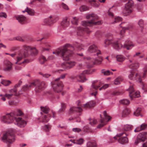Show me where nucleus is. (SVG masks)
I'll use <instances>...</instances> for the list:
<instances>
[{"mask_svg":"<svg viewBox=\"0 0 147 147\" xmlns=\"http://www.w3.org/2000/svg\"><path fill=\"white\" fill-rule=\"evenodd\" d=\"M83 46L82 44L77 43L74 44V47L67 45L65 47L59 49L53 52V53L56 55L61 56L63 60L66 61V62L61 64V67L65 69H69L76 64V62L72 59L71 55L73 52L72 51H70V50L76 49L77 50L80 51L83 49Z\"/></svg>","mask_w":147,"mask_h":147,"instance_id":"nucleus-1","label":"nucleus"},{"mask_svg":"<svg viewBox=\"0 0 147 147\" xmlns=\"http://www.w3.org/2000/svg\"><path fill=\"white\" fill-rule=\"evenodd\" d=\"M88 52L89 54L96 56L94 58L90 57L85 58V59L89 61L88 63L91 64V67H92L94 64H99L101 63L102 59V57L100 55V51L98 49L96 45H90L88 49Z\"/></svg>","mask_w":147,"mask_h":147,"instance_id":"nucleus-2","label":"nucleus"},{"mask_svg":"<svg viewBox=\"0 0 147 147\" xmlns=\"http://www.w3.org/2000/svg\"><path fill=\"white\" fill-rule=\"evenodd\" d=\"M13 113L7 114L3 116L2 117L1 121L5 123L9 124L15 121L16 123H15V124L17 125L20 127H24L26 125V122L21 117H13Z\"/></svg>","mask_w":147,"mask_h":147,"instance_id":"nucleus-3","label":"nucleus"},{"mask_svg":"<svg viewBox=\"0 0 147 147\" xmlns=\"http://www.w3.org/2000/svg\"><path fill=\"white\" fill-rule=\"evenodd\" d=\"M110 44H112L113 48L118 51L122 48H126L127 50H129L135 46L130 40H126L123 45L121 44H119L117 42H115L112 40L105 39L104 42V46L106 47Z\"/></svg>","mask_w":147,"mask_h":147,"instance_id":"nucleus-4","label":"nucleus"},{"mask_svg":"<svg viewBox=\"0 0 147 147\" xmlns=\"http://www.w3.org/2000/svg\"><path fill=\"white\" fill-rule=\"evenodd\" d=\"M30 53L35 55L38 54V51L35 48H32L29 46L26 47L24 51L19 53L16 57L17 60L20 62L23 58L27 57Z\"/></svg>","mask_w":147,"mask_h":147,"instance_id":"nucleus-5","label":"nucleus"},{"mask_svg":"<svg viewBox=\"0 0 147 147\" xmlns=\"http://www.w3.org/2000/svg\"><path fill=\"white\" fill-rule=\"evenodd\" d=\"M86 18L90 20V21H82V24L84 26H89L92 24L99 25L101 24V22L99 21L94 22L97 20L98 17L94 13L89 14L87 15L86 16Z\"/></svg>","mask_w":147,"mask_h":147,"instance_id":"nucleus-6","label":"nucleus"},{"mask_svg":"<svg viewBox=\"0 0 147 147\" xmlns=\"http://www.w3.org/2000/svg\"><path fill=\"white\" fill-rule=\"evenodd\" d=\"M66 75V74L62 75L60 77L56 79L54 82H51L53 90L55 92L59 93L62 90L63 84L61 82L59 81V80L61 78H64Z\"/></svg>","mask_w":147,"mask_h":147,"instance_id":"nucleus-7","label":"nucleus"},{"mask_svg":"<svg viewBox=\"0 0 147 147\" xmlns=\"http://www.w3.org/2000/svg\"><path fill=\"white\" fill-rule=\"evenodd\" d=\"M15 140L14 135L12 132H7L2 138L3 141L6 143L11 144Z\"/></svg>","mask_w":147,"mask_h":147,"instance_id":"nucleus-8","label":"nucleus"},{"mask_svg":"<svg viewBox=\"0 0 147 147\" xmlns=\"http://www.w3.org/2000/svg\"><path fill=\"white\" fill-rule=\"evenodd\" d=\"M133 5V1L132 0H129L125 5V8L123 10L122 13L124 14V15H128L132 12Z\"/></svg>","mask_w":147,"mask_h":147,"instance_id":"nucleus-9","label":"nucleus"},{"mask_svg":"<svg viewBox=\"0 0 147 147\" xmlns=\"http://www.w3.org/2000/svg\"><path fill=\"white\" fill-rule=\"evenodd\" d=\"M45 83L43 82H40L38 80L35 81L34 82L32 83L30 85H28L29 88H32L36 86V90L38 92H40L43 88H45Z\"/></svg>","mask_w":147,"mask_h":147,"instance_id":"nucleus-10","label":"nucleus"},{"mask_svg":"<svg viewBox=\"0 0 147 147\" xmlns=\"http://www.w3.org/2000/svg\"><path fill=\"white\" fill-rule=\"evenodd\" d=\"M129 134L125 132H121L117 134V136L119 138L118 139V142L122 144H124L128 142V140L127 136Z\"/></svg>","mask_w":147,"mask_h":147,"instance_id":"nucleus-11","label":"nucleus"},{"mask_svg":"<svg viewBox=\"0 0 147 147\" xmlns=\"http://www.w3.org/2000/svg\"><path fill=\"white\" fill-rule=\"evenodd\" d=\"M104 117L100 120L101 123L99 124L97 126V128L100 129L103 127L107 124V123L111 119V117L107 114L106 111H104L103 112Z\"/></svg>","mask_w":147,"mask_h":147,"instance_id":"nucleus-12","label":"nucleus"},{"mask_svg":"<svg viewBox=\"0 0 147 147\" xmlns=\"http://www.w3.org/2000/svg\"><path fill=\"white\" fill-rule=\"evenodd\" d=\"M128 77L130 80H136L139 82H141L142 81L140 76L135 71H131L128 75Z\"/></svg>","mask_w":147,"mask_h":147,"instance_id":"nucleus-13","label":"nucleus"},{"mask_svg":"<svg viewBox=\"0 0 147 147\" xmlns=\"http://www.w3.org/2000/svg\"><path fill=\"white\" fill-rule=\"evenodd\" d=\"M147 139V133L144 132L140 133L135 141V144L137 145L142 142H143Z\"/></svg>","mask_w":147,"mask_h":147,"instance_id":"nucleus-14","label":"nucleus"},{"mask_svg":"<svg viewBox=\"0 0 147 147\" xmlns=\"http://www.w3.org/2000/svg\"><path fill=\"white\" fill-rule=\"evenodd\" d=\"M127 90L129 92V95L131 99L132 97H139L140 96L139 92L135 91L132 85H131Z\"/></svg>","mask_w":147,"mask_h":147,"instance_id":"nucleus-15","label":"nucleus"},{"mask_svg":"<svg viewBox=\"0 0 147 147\" xmlns=\"http://www.w3.org/2000/svg\"><path fill=\"white\" fill-rule=\"evenodd\" d=\"M129 24L127 22H122L119 25L120 27H122V29L120 30V35H123L125 32L126 30H128L131 27L130 26H129Z\"/></svg>","mask_w":147,"mask_h":147,"instance_id":"nucleus-16","label":"nucleus"},{"mask_svg":"<svg viewBox=\"0 0 147 147\" xmlns=\"http://www.w3.org/2000/svg\"><path fill=\"white\" fill-rule=\"evenodd\" d=\"M4 64L7 66L4 69L5 71H9L12 69L13 64L9 61L7 60H5L3 62Z\"/></svg>","mask_w":147,"mask_h":147,"instance_id":"nucleus-17","label":"nucleus"},{"mask_svg":"<svg viewBox=\"0 0 147 147\" xmlns=\"http://www.w3.org/2000/svg\"><path fill=\"white\" fill-rule=\"evenodd\" d=\"M40 115H41L40 117L38 119L40 120V121L43 123H45L47 122L49 120L50 117V115H45L42 114V113H40Z\"/></svg>","mask_w":147,"mask_h":147,"instance_id":"nucleus-18","label":"nucleus"},{"mask_svg":"<svg viewBox=\"0 0 147 147\" xmlns=\"http://www.w3.org/2000/svg\"><path fill=\"white\" fill-rule=\"evenodd\" d=\"M78 30L77 34L78 35L80 36H82L83 32H86L87 34H89L90 32L88 28L87 27L82 28L81 27H79L78 28Z\"/></svg>","mask_w":147,"mask_h":147,"instance_id":"nucleus-19","label":"nucleus"},{"mask_svg":"<svg viewBox=\"0 0 147 147\" xmlns=\"http://www.w3.org/2000/svg\"><path fill=\"white\" fill-rule=\"evenodd\" d=\"M128 66L133 69H136L139 67V64L138 63H133V61L131 60H129L127 62Z\"/></svg>","mask_w":147,"mask_h":147,"instance_id":"nucleus-20","label":"nucleus"},{"mask_svg":"<svg viewBox=\"0 0 147 147\" xmlns=\"http://www.w3.org/2000/svg\"><path fill=\"white\" fill-rule=\"evenodd\" d=\"M92 87L95 90H97L98 88L102 85V83L99 81L95 80L92 82Z\"/></svg>","mask_w":147,"mask_h":147,"instance_id":"nucleus-21","label":"nucleus"},{"mask_svg":"<svg viewBox=\"0 0 147 147\" xmlns=\"http://www.w3.org/2000/svg\"><path fill=\"white\" fill-rule=\"evenodd\" d=\"M84 72H83L79 75L76 76V78L78 81L80 82H83L87 80L85 77Z\"/></svg>","mask_w":147,"mask_h":147,"instance_id":"nucleus-22","label":"nucleus"},{"mask_svg":"<svg viewBox=\"0 0 147 147\" xmlns=\"http://www.w3.org/2000/svg\"><path fill=\"white\" fill-rule=\"evenodd\" d=\"M58 20V17L57 16H50L48 18V22L50 24L55 23Z\"/></svg>","mask_w":147,"mask_h":147,"instance_id":"nucleus-23","label":"nucleus"},{"mask_svg":"<svg viewBox=\"0 0 147 147\" xmlns=\"http://www.w3.org/2000/svg\"><path fill=\"white\" fill-rule=\"evenodd\" d=\"M82 111V109L80 107H72L70 108V109L69 113H72L75 111L80 113Z\"/></svg>","mask_w":147,"mask_h":147,"instance_id":"nucleus-24","label":"nucleus"},{"mask_svg":"<svg viewBox=\"0 0 147 147\" xmlns=\"http://www.w3.org/2000/svg\"><path fill=\"white\" fill-rule=\"evenodd\" d=\"M95 103L93 101H91L85 104H82L80 106L84 107L90 108L95 106Z\"/></svg>","mask_w":147,"mask_h":147,"instance_id":"nucleus-25","label":"nucleus"},{"mask_svg":"<svg viewBox=\"0 0 147 147\" xmlns=\"http://www.w3.org/2000/svg\"><path fill=\"white\" fill-rule=\"evenodd\" d=\"M69 22L66 18H64L61 23V26L64 29L69 26Z\"/></svg>","mask_w":147,"mask_h":147,"instance_id":"nucleus-26","label":"nucleus"},{"mask_svg":"<svg viewBox=\"0 0 147 147\" xmlns=\"http://www.w3.org/2000/svg\"><path fill=\"white\" fill-rule=\"evenodd\" d=\"M16 19L21 24H24L26 19L25 16L23 15H20L16 17Z\"/></svg>","mask_w":147,"mask_h":147,"instance_id":"nucleus-27","label":"nucleus"},{"mask_svg":"<svg viewBox=\"0 0 147 147\" xmlns=\"http://www.w3.org/2000/svg\"><path fill=\"white\" fill-rule=\"evenodd\" d=\"M25 11L30 16H34L35 15V12L33 9L29 8L28 7H27L25 9Z\"/></svg>","mask_w":147,"mask_h":147,"instance_id":"nucleus-28","label":"nucleus"},{"mask_svg":"<svg viewBox=\"0 0 147 147\" xmlns=\"http://www.w3.org/2000/svg\"><path fill=\"white\" fill-rule=\"evenodd\" d=\"M117 61L120 62H122L125 59V57L122 55H118L116 56Z\"/></svg>","mask_w":147,"mask_h":147,"instance_id":"nucleus-29","label":"nucleus"},{"mask_svg":"<svg viewBox=\"0 0 147 147\" xmlns=\"http://www.w3.org/2000/svg\"><path fill=\"white\" fill-rule=\"evenodd\" d=\"M101 73L105 76H108L110 74H113L112 72L110 71L109 70H106L105 69H103L101 71Z\"/></svg>","mask_w":147,"mask_h":147,"instance_id":"nucleus-30","label":"nucleus"},{"mask_svg":"<svg viewBox=\"0 0 147 147\" xmlns=\"http://www.w3.org/2000/svg\"><path fill=\"white\" fill-rule=\"evenodd\" d=\"M69 20H70L72 24L76 25L78 24V22L79 19L78 18L71 17L69 18Z\"/></svg>","mask_w":147,"mask_h":147,"instance_id":"nucleus-31","label":"nucleus"},{"mask_svg":"<svg viewBox=\"0 0 147 147\" xmlns=\"http://www.w3.org/2000/svg\"><path fill=\"white\" fill-rule=\"evenodd\" d=\"M87 147H96V144L94 141H90L87 143Z\"/></svg>","mask_w":147,"mask_h":147,"instance_id":"nucleus-32","label":"nucleus"},{"mask_svg":"<svg viewBox=\"0 0 147 147\" xmlns=\"http://www.w3.org/2000/svg\"><path fill=\"white\" fill-rule=\"evenodd\" d=\"M123 80V78L121 76H119L116 78L114 81V84L115 85L120 84Z\"/></svg>","mask_w":147,"mask_h":147,"instance_id":"nucleus-33","label":"nucleus"},{"mask_svg":"<svg viewBox=\"0 0 147 147\" xmlns=\"http://www.w3.org/2000/svg\"><path fill=\"white\" fill-rule=\"evenodd\" d=\"M11 113H13V117H17V116H20L23 114V112L20 109L17 110L16 113L14 112H11Z\"/></svg>","mask_w":147,"mask_h":147,"instance_id":"nucleus-34","label":"nucleus"},{"mask_svg":"<svg viewBox=\"0 0 147 147\" xmlns=\"http://www.w3.org/2000/svg\"><path fill=\"white\" fill-rule=\"evenodd\" d=\"M132 127L133 126L131 125L126 124L124 125L123 128L125 131H129L131 130Z\"/></svg>","mask_w":147,"mask_h":147,"instance_id":"nucleus-35","label":"nucleus"},{"mask_svg":"<svg viewBox=\"0 0 147 147\" xmlns=\"http://www.w3.org/2000/svg\"><path fill=\"white\" fill-rule=\"evenodd\" d=\"M142 110V109L140 108H138L136 109V111L134 112V115L136 116H138L140 115L141 117L142 116V115L140 114V112Z\"/></svg>","mask_w":147,"mask_h":147,"instance_id":"nucleus-36","label":"nucleus"},{"mask_svg":"<svg viewBox=\"0 0 147 147\" xmlns=\"http://www.w3.org/2000/svg\"><path fill=\"white\" fill-rule=\"evenodd\" d=\"M119 102L123 105H128L129 104L130 101L127 99H123L120 101Z\"/></svg>","mask_w":147,"mask_h":147,"instance_id":"nucleus-37","label":"nucleus"},{"mask_svg":"<svg viewBox=\"0 0 147 147\" xmlns=\"http://www.w3.org/2000/svg\"><path fill=\"white\" fill-rule=\"evenodd\" d=\"M129 112V110L126 108L124 109L122 111L121 115L122 117L127 115Z\"/></svg>","mask_w":147,"mask_h":147,"instance_id":"nucleus-38","label":"nucleus"},{"mask_svg":"<svg viewBox=\"0 0 147 147\" xmlns=\"http://www.w3.org/2000/svg\"><path fill=\"white\" fill-rule=\"evenodd\" d=\"M89 8L88 7L85 5H82L80 7V11L83 12L89 9Z\"/></svg>","mask_w":147,"mask_h":147,"instance_id":"nucleus-39","label":"nucleus"},{"mask_svg":"<svg viewBox=\"0 0 147 147\" xmlns=\"http://www.w3.org/2000/svg\"><path fill=\"white\" fill-rule=\"evenodd\" d=\"M40 108L41 111L45 113H47L49 110V108L47 107H41Z\"/></svg>","mask_w":147,"mask_h":147,"instance_id":"nucleus-40","label":"nucleus"},{"mask_svg":"<svg viewBox=\"0 0 147 147\" xmlns=\"http://www.w3.org/2000/svg\"><path fill=\"white\" fill-rule=\"evenodd\" d=\"M11 83V82L9 80H3L1 82L2 84L6 86L9 85Z\"/></svg>","mask_w":147,"mask_h":147,"instance_id":"nucleus-41","label":"nucleus"},{"mask_svg":"<svg viewBox=\"0 0 147 147\" xmlns=\"http://www.w3.org/2000/svg\"><path fill=\"white\" fill-rule=\"evenodd\" d=\"M89 120L90 121L89 123L92 126L96 124L97 123L96 119H91V118H89Z\"/></svg>","mask_w":147,"mask_h":147,"instance_id":"nucleus-42","label":"nucleus"},{"mask_svg":"<svg viewBox=\"0 0 147 147\" xmlns=\"http://www.w3.org/2000/svg\"><path fill=\"white\" fill-rule=\"evenodd\" d=\"M61 107L59 110V113L62 112L65 109L66 107L65 104L63 102L61 103Z\"/></svg>","mask_w":147,"mask_h":147,"instance_id":"nucleus-43","label":"nucleus"},{"mask_svg":"<svg viewBox=\"0 0 147 147\" xmlns=\"http://www.w3.org/2000/svg\"><path fill=\"white\" fill-rule=\"evenodd\" d=\"M47 61V59L43 56H41L40 58V61L41 64H43L45 61Z\"/></svg>","mask_w":147,"mask_h":147,"instance_id":"nucleus-44","label":"nucleus"},{"mask_svg":"<svg viewBox=\"0 0 147 147\" xmlns=\"http://www.w3.org/2000/svg\"><path fill=\"white\" fill-rule=\"evenodd\" d=\"M138 25H139L141 32L142 31V30L144 26V22L142 20H140L138 22Z\"/></svg>","mask_w":147,"mask_h":147,"instance_id":"nucleus-45","label":"nucleus"},{"mask_svg":"<svg viewBox=\"0 0 147 147\" xmlns=\"http://www.w3.org/2000/svg\"><path fill=\"white\" fill-rule=\"evenodd\" d=\"M140 130H145L147 129V124L143 123L141 125L140 127Z\"/></svg>","mask_w":147,"mask_h":147,"instance_id":"nucleus-46","label":"nucleus"},{"mask_svg":"<svg viewBox=\"0 0 147 147\" xmlns=\"http://www.w3.org/2000/svg\"><path fill=\"white\" fill-rule=\"evenodd\" d=\"M29 88L28 85V84H26L23 86L22 90L23 91L26 92L28 90Z\"/></svg>","mask_w":147,"mask_h":147,"instance_id":"nucleus-47","label":"nucleus"},{"mask_svg":"<svg viewBox=\"0 0 147 147\" xmlns=\"http://www.w3.org/2000/svg\"><path fill=\"white\" fill-rule=\"evenodd\" d=\"M84 140L83 139L80 138L79 139L76 140V144L78 145H81L83 143Z\"/></svg>","mask_w":147,"mask_h":147,"instance_id":"nucleus-48","label":"nucleus"},{"mask_svg":"<svg viewBox=\"0 0 147 147\" xmlns=\"http://www.w3.org/2000/svg\"><path fill=\"white\" fill-rule=\"evenodd\" d=\"M122 20V18L120 17H118L115 18V21L114 22L112 23V24H115L121 22Z\"/></svg>","mask_w":147,"mask_h":147,"instance_id":"nucleus-49","label":"nucleus"},{"mask_svg":"<svg viewBox=\"0 0 147 147\" xmlns=\"http://www.w3.org/2000/svg\"><path fill=\"white\" fill-rule=\"evenodd\" d=\"M51 128V126L49 124L46 125H45L44 129L46 131H49Z\"/></svg>","mask_w":147,"mask_h":147,"instance_id":"nucleus-50","label":"nucleus"},{"mask_svg":"<svg viewBox=\"0 0 147 147\" xmlns=\"http://www.w3.org/2000/svg\"><path fill=\"white\" fill-rule=\"evenodd\" d=\"M17 90V89H16V88H13L9 90V92L10 93V94H13V95H16Z\"/></svg>","mask_w":147,"mask_h":147,"instance_id":"nucleus-51","label":"nucleus"},{"mask_svg":"<svg viewBox=\"0 0 147 147\" xmlns=\"http://www.w3.org/2000/svg\"><path fill=\"white\" fill-rule=\"evenodd\" d=\"M61 6L65 10H68L69 9V8L67 5L64 3H62Z\"/></svg>","mask_w":147,"mask_h":147,"instance_id":"nucleus-52","label":"nucleus"},{"mask_svg":"<svg viewBox=\"0 0 147 147\" xmlns=\"http://www.w3.org/2000/svg\"><path fill=\"white\" fill-rule=\"evenodd\" d=\"M7 15L5 13L2 12L0 13V17L6 18H7Z\"/></svg>","mask_w":147,"mask_h":147,"instance_id":"nucleus-53","label":"nucleus"},{"mask_svg":"<svg viewBox=\"0 0 147 147\" xmlns=\"http://www.w3.org/2000/svg\"><path fill=\"white\" fill-rule=\"evenodd\" d=\"M142 89L144 92H147V84H143Z\"/></svg>","mask_w":147,"mask_h":147,"instance_id":"nucleus-54","label":"nucleus"},{"mask_svg":"<svg viewBox=\"0 0 147 147\" xmlns=\"http://www.w3.org/2000/svg\"><path fill=\"white\" fill-rule=\"evenodd\" d=\"M13 95V94L6 93L4 95V96H5V97L7 98L8 99H10L11 98V97Z\"/></svg>","mask_w":147,"mask_h":147,"instance_id":"nucleus-55","label":"nucleus"},{"mask_svg":"<svg viewBox=\"0 0 147 147\" xmlns=\"http://www.w3.org/2000/svg\"><path fill=\"white\" fill-rule=\"evenodd\" d=\"M109 86V85L108 84H105L103 85L101 87L99 88L100 90H104Z\"/></svg>","mask_w":147,"mask_h":147,"instance_id":"nucleus-56","label":"nucleus"},{"mask_svg":"<svg viewBox=\"0 0 147 147\" xmlns=\"http://www.w3.org/2000/svg\"><path fill=\"white\" fill-rule=\"evenodd\" d=\"M73 131L76 132H79L81 131V129L79 128H75L72 129Z\"/></svg>","mask_w":147,"mask_h":147,"instance_id":"nucleus-57","label":"nucleus"},{"mask_svg":"<svg viewBox=\"0 0 147 147\" xmlns=\"http://www.w3.org/2000/svg\"><path fill=\"white\" fill-rule=\"evenodd\" d=\"M40 74L45 78H48L50 76V75L48 74H44L41 73H40Z\"/></svg>","mask_w":147,"mask_h":147,"instance_id":"nucleus-58","label":"nucleus"},{"mask_svg":"<svg viewBox=\"0 0 147 147\" xmlns=\"http://www.w3.org/2000/svg\"><path fill=\"white\" fill-rule=\"evenodd\" d=\"M5 8L7 11H9L11 9V7L9 5H6Z\"/></svg>","mask_w":147,"mask_h":147,"instance_id":"nucleus-59","label":"nucleus"},{"mask_svg":"<svg viewBox=\"0 0 147 147\" xmlns=\"http://www.w3.org/2000/svg\"><path fill=\"white\" fill-rule=\"evenodd\" d=\"M120 93L118 91H114L112 93V94L113 95H119Z\"/></svg>","mask_w":147,"mask_h":147,"instance_id":"nucleus-60","label":"nucleus"},{"mask_svg":"<svg viewBox=\"0 0 147 147\" xmlns=\"http://www.w3.org/2000/svg\"><path fill=\"white\" fill-rule=\"evenodd\" d=\"M16 39L17 40L23 41V40L22 39V38L20 36H18L16 37Z\"/></svg>","mask_w":147,"mask_h":147,"instance_id":"nucleus-61","label":"nucleus"},{"mask_svg":"<svg viewBox=\"0 0 147 147\" xmlns=\"http://www.w3.org/2000/svg\"><path fill=\"white\" fill-rule=\"evenodd\" d=\"M30 61L28 59H25L22 62L23 64H26L29 63Z\"/></svg>","mask_w":147,"mask_h":147,"instance_id":"nucleus-62","label":"nucleus"},{"mask_svg":"<svg viewBox=\"0 0 147 147\" xmlns=\"http://www.w3.org/2000/svg\"><path fill=\"white\" fill-rule=\"evenodd\" d=\"M50 48H45V47H42V52H44L45 51H48L49 50Z\"/></svg>","mask_w":147,"mask_h":147,"instance_id":"nucleus-63","label":"nucleus"},{"mask_svg":"<svg viewBox=\"0 0 147 147\" xmlns=\"http://www.w3.org/2000/svg\"><path fill=\"white\" fill-rule=\"evenodd\" d=\"M83 89L82 86H80V88H78L76 90L77 92H80L82 91Z\"/></svg>","mask_w":147,"mask_h":147,"instance_id":"nucleus-64","label":"nucleus"}]
</instances>
